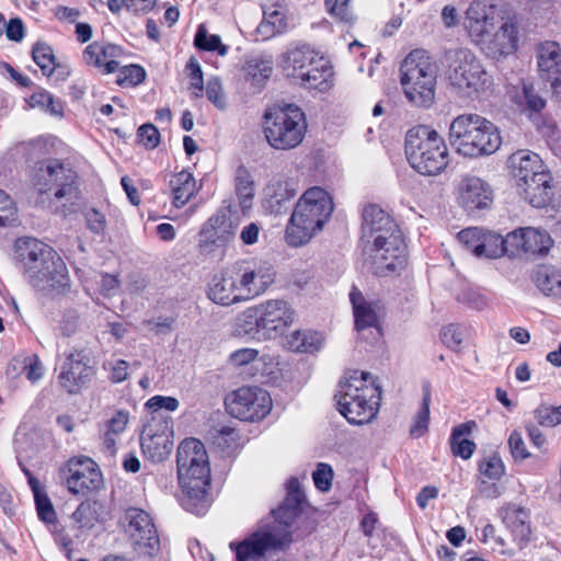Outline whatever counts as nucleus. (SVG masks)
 <instances>
[{
    "label": "nucleus",
    "mask_w": 561,
    "mask_h": 561,
    "mask_svg": "<svg viewBox=\"0 0 561 561\" xmlns=\"http://www.w3.org/2000/svg\"><path fill=\"white\" fill-rule=\"evenodd\" d=\"M305 493L297 478H290L284 501L272 510L273 520H262L243 540L229 543L236 561H266L286 551L294 541L291 525L301 512Z\"/></svg>",
    "instance_id": "1"
},
{
    "label": "nucleus",
    "mask_w": 561,
    "mask_h": 561,
    "mask_svg": "<svg viewBox=\"0 0 561 561\" xmlns=\"http://www.w3.org/2000/svg\"><path fill=\"white\" fill-rule=\"evenodd\" d=\"M466 27L472 41L492 59L516 51L519 27L514 18L500 14L495 7L474 0L466 11Z\"/></svg>",
    "instance_id": "2"
},
{
    "label": "nucleus",
    "mask_w": 561,
    "mask_h": 561,
    "mask_svg": "<svg viewBox=\"0 0 561 561\" xmlns=\"http://www.w3.org/2000/svg\"><path fill=\"white\" fill-rule=\"evenodd\" d=\"M176 467L179 483L185 494L183 507L195 515H204L208 508L206 494L210 484V468L202 442L184 439L178 447Z\"/></svg>",
    "instance_id": "3"
},
{
    "label": "nucleus",
    "mask_w": 561,
    "mask_h": 561,
    "mask_svg": "<svg viewBox=\"0 0 561 561\" xmlns=\"http://www.w3.org/2000/svg\"><path fill=\"white\" fill-rule=\"evenodd\" d=\"M15 249L33 287L50 294L60 293L68 286L67 266L51 247L37 239L25 238L18 240Z\"/></svg>",
    "instance_id": "4"
},
{
    "label": "nucleus",
    "mask_w": 561,
    "mask_h": 561,
    "mask_svg": "<svg viewBox=\"0 0 561 561\" xmlns=\"http://www.w3.org/2000/svg\"><path fill=\"white\" fill-rule=\"evenodd\" d=\"M335 399L339 412L351 424H367L378 413L381 387L369 373L351 370L340 381Z\"/></svg>",
    "instance_id": "5"
},
{
    "label": "nucleus",
    "mask_w": 561,
    "mask_h": 561,
    "mask_svg": "<svg viewBox=\"0 0 561 561\" xmlns=\"http://www.w3.org/2000/svg\"><path fill=\"white\" fill-rule=\"evenodd\" d=\"M333 202L319 186L308 188L297 202L286 228L285 239L291 247L308 243L323 229L333 211Z\"/></svg>",
    "instance_id": "6"
},
{
    "label": "nucleus",
    "mask_w": 561,
    "mask_h": 561,
    "mask_svg": "<svg viewBox=\"0 0 561 561\" xmlns=\"http://www.w3.org/2000/svg\"><path fill=\"white\" fill-rule=\"evenodd\" d=\"M449 144L460 154L476 158L497 151L502 138L497 127L478 114H461L449 126Z\"/></svg>",
    "instance_id": "7"
},
{
    "label": "nucleus",
    "mask_w": 561,
    "mask_h": 561,
    "mask_svg": "<svg viewBox=\"0 0 561 561\" xmlns=\"http://www.w3.org/2000/svg\"><path fill=\"white\" fill-rule=\"evenodd\" d=\"M34 187L64 207L77 205L81 199L80 182L76 170L59 159L36 162L32 175Z\"/></svg>",
    "instance_id": "8"
},
{
    "label": "nucleus",
    "mask_w": 561,
    "mask_h": 561,
    "mask_svg": "<svg viewBox=\"0 0 561 561\" xmlns=\"http://www.w3.org/2000/svg\"><path fill=\"white\" fill-rule=\"evenodd\" d=\"M401 85L410 103L419 107H430L435 100L438 68L424 49L412 50L400 67Z\"/></svg>",
    "instance_id": "9"
},
{
    "label": "nucleus",
    "mask_w": 561,
    "mask_h": 561,
    "mask_svg": "<svg viewBox=\"0 0 561 561\" xmlns=\"http://www.w3.org/2000/svg\"><path fill=\"white\" fill-rule=\"evenodd\" d=\"M405 156L410 165L423 175L439 174L448 164L445 140L430 126L419 125L405 135Z\"/></svg>",
    "instance_id": "10"
},
{
    "label": "nucleus",
    "mask_w": 561,
    "mask_h": 561,
    "mask_svg": "<svg viewBox=\"0 0 561 561\" xmlns=\"http://www.w3.org/2000/svg\"><path fill=\"white\" fill-rule=\"evenodd\" d=\"M263 133L276 150H291L304 140L307 131L305 113L295 104L274 105L263 115Z\"/></svg>",
    "instance_id": "11"
},
{
    "label": "nucleus",
    "mask_w": 561,
    "mask_h": 561,
    "mask_svg": "<svg viewBox=\"0 0 561 561\" xmlns=\"http://www.w3.org/2000/svg\"><path fill=\"white\" fill-rule=\"evenodd\" d=\"M448 80L460 98L476 99L492 87V77L469 49H457L448 67Z\"/></svg>",
    "instance_id": "12"
},
{
    "label": "nucleus",
    "mask_w": 561,
    "mask_h": 561,
    "mask_svg": "<svg viewBox=\"0 0 561 561\" xmlns=\"http://www.w3.org/2000/svg\"><path fill=\"white\" fill-rule=\"evenodd\" d=\"M294 319L295 311L287 301L280 299H272L250 307L240 316V320L249 325L245 332L252 331L255 327L268 337L283 334L286 328L294 323Z\"/></svg>",
    "instance_id": "13"
},
{
    "label": "nucleus",
    "mask_w": 561,
    "mask_h": 561,
    "mask_svg": "<svg viewBox=\"0 0 561 561\" xmlns=\"http://www.w3.org/2000/svg\"><path fill=\"white\" fill-rule=\"evenodd\" d=\"M227 411L236 419L255 422L264 419L272 409L268 392L259 387H242L226 399Z\"/></svg>",
    "instance_id": "14"
},
{
    "label": "nucleus",
    "mask_w": 561,
    "mask_h": 561,
    "mask_svg": "<svg viewBox=\"0 0 561 561\" xmlns=\"http://www.w3.org/2000/svg\"><path fill=\"white\" fill-rule=\"evenodd\" d=\"M96 373V362L87 348L71 351L58 375L59 385L69 393L77 394L92 381Z\"/></svg>",
    "instance_id": "15"
},
{
    "label": "nucleus",
    "mask_w": 561,
    "mask_h": 561,
    "mask_svg": "<svg viewBox=\"0 0 561 561\" xmlns=\"http://www.w3.org/2000/svg\"><path fill=\"white\" fill-rule=\"evenodd\" d=\"M240 220L228 209H220L213 215L199 232L198 247L202 253L210 254L227 247L237 236Z\"/></svg>",
    "instance_id": "16"
},
{
    "label": "nucleus",
    "mask_w": 561,
    "mask_h": 561,
    "mask_svg": "<svg viewBox=\"0 0 561 561\" xmlns=\"http://www.w3.org/2000/svg\"><path fill=\"white\" fill-rule=\"evenodd\" d=\"M123 523L134 549L139 554L152 557L160 540L150 515L141 508L129 507L124 513Z\"/></svg>",
    "instance_id": "17"
},
{
    "label": "nucleus",
    "mask_w": 561,
    "mask_h": 561,
    "mask_svg": "<svg viewBox=\"0 0 561 561\" xmlns=\"http://www.w3.org/2000/svg\"><path fill=\"white\" fill-rule=\"evenodd\" d=\"M371 259L375 274L388 276L405 267L407 253L402 233L389 238L382 244L366 250Z\"/></svg>",
    "instance_id": "18"
},
{
    "label": "nucleus",
    "mask_w": 561,
    "mask_h": 561,
    "mask_svg": "<svg viewBox=\"0 0 561 561\" xmlns=\"http://www.w3.org/2000/svg\"><path fill=\"white\" fill-rule=\"evenodd\" d=\"M401 233L396 221L377 205H369L364 209L362 239L367 244L366 250Z\"/></svg>",
    "instance_id": "19"
},
{
    "label": "nucleus",
    "mask_w": 561,
    "mask_h": 561,
    "mask_svg": "<svg viewBox=\"0 0 561 561\" xmlns=\"http://www.w3.org/2000/svg\"><path fill=\"white\" fill-rule=\"evenodd\" d=\"M173 430L168 421L145 426L140 443L144 455L152 462L165 460L173 448Z\"/></svg>",
    "instance_id": "20"
},
{
    "label": "nucleus",
    "mask_w": 561,
    "mask_h": 561,
    "mask_svg": "<svg viewBox=\"0 0 561 561\" xmlns=\"http://www.w3.org/2000/svg\"><path fill=\"white\" fill-rule=\"evenodd\" d=\"M69 477L67 488L73 494H85L100 489L103 483L102 473L89 457L72 458L67 463Z\"/></svg>",
    "instance_id": "21"
},
{
    "label": "nucleus",
    "mask_w": 561,
    "mask_h": 561,
    "mask_svg": "<svg viewBox=\"0 0 561 561\" xmlns=\"http://www.w3.org/2000/svg\"><path fill=\"white\" fill-rule=\"evenodd\" d=\"M491 185L478 176H465L458 186V202L468 213L477 210V215L493 204Z\"/></svg>",
    "instance_id": "22"
},
{
    "label": "nucleus",
    "mask_w": 561,
    "mask_h": 561,
    "mask_svg": "<svg viewBox=\"0 0 561 561\" xmlns=\"http://www.w3.org/2000/svg\"><path fill=\"white\" fill-rule=\"evenodd\" d=\"M506 242L514 250V255L519 253V251L546 255L553 244V240L547 231L533 227L520 228L510 232L506 236Z\"/></svg>",
    "instance_id": "23"
},
{
    "label": "nucleus",
    "mask_w": 561,
    "mask_h": 561,
    "mask_svg": "<svg viewBox=\"0 0 561 561\" xmlns=\"http://www.w3.org/2000/svg\"><path fill=\"white\" fill-rule=\"evenodd\" d=\"M229 363L252 377L268 376L273 374L274 358L268 354H261L255 348L244 347L234 351L229 356Z\"/></svg>",
    "instance_id": "24"
},
{
    "label": "nucleus",
    "mask_w": 561,
    "mask_h": 561,
    "mask_svg": "<svg viewBox=\"0 0 561 561\" xmlns=\"http://www.w3.org/2000/svg\"><path fill=\"white\" fill-rule=\"evenodd\" d=\"M540 77L556 91L561 89V48L556 42L541 43L537 48Z\"/></svg>",
    "instance_id": "25"
},
{
    "label": "nucleus",
    "mask_w": 561,
    "mask_h": 561,
    "mask_svg": "<svg viewBox=\"0 0 561 561\" xmlns=\"http://www.w3.org/2000/svg\"><path fill=\"white\" fill-rule=\"evenodd\" d=\"M524 198L534 207H546L553 197L552 176L548 170L537 173L526 182H519Z\"/></svg>",
    "instance_id": "26"
},
{
    "label": "nucleus",
    "mask_w": 561,
    "mask_h": 561,
    "mask_svg": "<svg viewBox=\"0 0 561 561\" xmlns=\"http://www.w3.org/2000/svg\"><path fill=\"white\" fill-rule=\"evenodd\" d=\"M275 270L267 261L254 262L252 267L244 270L240 279V287L248 295L257 296L264 293L274 283Z\"/></svg>",
    "instance_id": "27"
},
{
    "label": "nucleus",
    "mask_w": 561,
    "mask_h": 561,
    "mask_svg": "<svg viewBox=\"0 0 561 561\" xmlns=\"http://www.w3.org/2000/svg\"><path fill=\"white\" fill-rule=\"evenodd\" d=\"M320 55L307 45L289 48L282 55L280 67L286 77L299 79Z\"/></svg>",
    "instance_id": "28"
},
{
    "label": "nucleus",
    "mask_w": 561,
    "mask_h": 561,
    "mask_svg": "<svg viewBox=\"0 0 561 561\" xmlns=\"http://www.w3.org/2000/svg\"><path fill=\"white\" fill-rule=\"evenodd\" d=\"M122 53V48L117 45H100L94 42L88 45L83 50V60L89 66L103 68L105 73H113L119 67L115 58L119 57Z\"/></svg>",
    "instance_id": "29"
},
{
    "label": "nucleus",
    "mask_w": 561,
    "mask_h": 561,
    "mask_svg": "<svg viewBox=\"0 0 561 561\" xmlns=\"http://www.w3.org/2000/svg\"><path fill=\"white\" fill-rule=\"evenodd\" d=\"M512 174L519 186V182H526L535 178L537 173L547 170L541 158L531 151L518 150L508 158Z\"/></svg>",
    "instance_id": "30"
},
{
    "label": "nucleus",
    "mask_w": 561,
    "mask_h": 561,
    "mask_svg": "<svg viewBox=\"0 0 561 561\" xmlns=\"http://www.w3.org/2000/svg\"><path fill=\"white\" fill-rule=\"evenodd\" d=\"M237 290L234 277L229 272H226L213 277L208 287V297L217 305L230 306L242 299V296Z\"/></svg>",
    "instance_id": "31"
},
{
    "label": "nucleus",
    "mask_w": 561,
    "mask_h": 561,
    "mask_svg": "<svg viewBox=\"0 0 561 561\" xmlns=\"http://www.w3.org/2000/svg\"><path fill=\"white\" fill-rule=\"evenodd\" d=\"M302 87L321 92L328 91L333 84V69L323 56L316 59L314 64L299 78Z\"/></svg>",
    "instance_id": "32"
},
{
    "label": "nucleus",
    "mask_w": 561,
    "mask_h": 561,
    "mask_svg": "<svg viewBox=\"0 0 561 561\" xmlns=\"http://www.w3.org/2000/svg\"><path fill=\"white\" fill-rule=\"evenodd\" d=\"M350 299L353 306L356 330L363 331L368 328H377L378 305L367 301L357 288L352 289Z\"/></svg>",
    "instance_id": "33"
},
{
    "label": "nucleus",
    "mask_w": 561,
    "mask_h": 561,
    "mask_svg": "<svg viewBox=\"0 0 561 561\" xmlns=\"http://www.w3.org/2000/svg\"><path fill=\"white\" fill-rule=\"evenodd\" d=\"M242 71L244 79L254 88L261 89L273 73V58L257 55L245 60Z\"/></svg>",
    "instance_id": "34"
},
{
    "label": "nucleus",
    "mask_w": 561,
    "mask_h": 561,
    "mask_svg": "<svg viewBox=\"0 0 561 561\" xmlns=\"http://www.w3.org/2000/svg\"><path fill=\"white\" fill-rule=\"evenodd\" d=\"M504 523L522 548L529 540L531 534L528 513L523 507H511L505 513Z\"/></svg>",
    "instance_id": "35"
},
{
    "label": "nucleus",
    "mask_w": 561,
    "mask_h": 561,
    "mask_svg": "<svg viewBox=\"0 0 561 561\" xmlns=\"http://www.w3.org/2000/svg\"><path fill=\"white\" fill-rule=\"evenodd\" d=\"M481 236L478 257L497 259L504 254L514 255V250L506 242V238H502L501 234L484 230L483 228Z\"/></svg>",
    "instance_id": "36"
},
{
    "label": "nucleus",
    "mask_w": 561,
    "mask_h": 561,
    "mask_svg": "<svg viewBox=\"0 0 561 561\" xmlns=\"http://www.w3.org/2000/svg\"><path fill=\"white\" fill-rule=\"evenodd\" d=\"M533 280L545 295L561 298V273L549 266H540L533 274Z\"/></svg>",
    "instance_id": "37"
},
{
    "label": "nucleus",
    "mask_w": 561,
    "mask_h": 561,
    "mask_svg": "<svg viewBox=\"0 0 561 561\" xmlns=\"http://www.w3.org/2000/svg\"><path fill=\"white\" fill-rule=\"evenodd\" d=\"M79 528H92L104 520V505L99 501L82 502L71 515Z\"/></svg>",
    "instance_id": "38"
},
{
    "label": "nucleus",
    "mask_w": 561,
    "mask_h": 561,
    "mask_svg": "<svg viewBox=\"0 0 561 561\" xmlns=\"http://www.w3.org/2000/svg\"><path fill=\"white\" fill-rule=\"evenodd\" d=\"M173 193V205L178 208L184 206L195 194L196 184L190 172L182 171L170 181Z\"/></svg>",
    "instance_id": "39"
},
{
    "label": "nucleus",
    "mask_w": 561,
    "mask_h": 561,
    "mask_svg": "<svg viewBox=\"0 0 561 561\" xmlns=\"http://www.w3.org/2000/svg\"><path fill=\"white\" fill-rule=\"evenodd\" d=\"M323 343V337L319 332L297 330L287 337L289 350L299 353L318 352Z\"/></svg>",
    "instance_id": "40"
},
{
    "label": "nucleus",
    "mask_w": 561,
    "mask_h": 561,
    "mask_svg": "<svg viewBox=\"0 0 561 561\" xmlns=\"http://www.w3.org/2000/svg\"><path fill=\"white\" fill-rule=\"evenodd\" d=\"M473 427H476V423L473 421H469L453 430L450 444L454 455L459 456L462 459H469L472 456L476 449V444L470 439L462 438V436L469 435Z\"/></svg>",
    "instance_id": "41"
},
{
    "label": "nucleus",
    "mask_w": 561,
    "mask_h": 561,
    "mask_svg": "<svg viewBox=\"0 0 561 561\" xmlns=\"http://www.w3.org/2000/svg\"><path fill=\"white\" fill-rule=\"evenodd\" d=\"M236 194L240 201V206L243 210L251 206V201L254 196V181L249 170L240 165L236 171Z\"/></svg>",
    "instance_id": "42"
},
{
    "label": "nucleus",
    "mask_w": 561,
    "mask_h": 561,
    "mask_svg": "<svg viewBox=\"0 0 561 561\" xmlns=\"http://www.w3.org/2000/svg\"><path fill=\"white\" fill-rule=\"evenodd\" d=\"M265 192L275 205L282 206L283 203L296 196L297 188L293 181L283 178H274L267 184Z\"/></svg>",
    "instance_id": "43"
},
{
    "label": "nucleus",
    "mask_w": 561,
    "mask_h": 561,
    "mask_svg": "<svg viewBox=\"0 0 561 561\" xmlns=\"http://www.w3.org/2000/svg\"><path fill=\"white\" fill-rule=\"evenodd\" d=\"M422 391V405L414 416V422L410 427V434L413 437H421L427 431L430 422V404L432 398L430 382L423 383Z\"/></svg>",
    "instance_id": "44"
},
{
    "label": "nucleus",
    "mask_w": 561,
    "mask_h": 561,
    "mask_svg": "<svg viewBox=\"0 0 561 561\" xmlns=\"http://www.w3.org/2000/svg\"><path fill=\"white\" fill-rule=\"evenodd\" d=\"M194 44L202 50H217L220 56H225L228 53V47L221 43L220 36L216 34L209 35L204 25L198 26Z\"/></svg>",
    "instance_id": "45"
},
{
    "label": "nucleus",
    "mask_w": 561,
    "mask_h": 561,
    "mask_svg": "<svg viewBox=\"0 0 561 561\" xmlns=\"http://www.w3.org/2000/svg\"><path fill=\"white\" fill-rule=\"evenodd\" d=\"M30 105L32 107H39L50 115H62L64 107L61 102L56 100L49 92L45 90L34 92L30 98Z\"/></svg>",
    "instance_id": "46"
},
{
    "label": "nucleus",
    "mask_w": 561,
    "mask_h": 561,
    "mask_svg": "<svg viewBox=\"0 0 561 561\" xmlns=\"http://www.w3.org/2000/svg\"><path fill=\"white\" fill-rule=\"evenodd\" d=\"M33 59L42 69L43 75L50 76L55 69L53 48L45 43H36L32 50Z\"/></svg>",
    "instance_id": "47"
},
{
    "label": "nucleus",
    "mask_w": 561,
    "mask_h": 561,
    "mask_svg": "<svg viewBox=\"0 0 561 561\" xmlns=\"http://www.w3.org/2000/svg\"><path fill=\"white\" fill-rule=\"evenodd\" d=\"M534 415L537 423L541 426H557L561 424V404L553 407L542 403L534 411Z\"/></svg>",
    "instance_id": "48"
},
{
    "label": "nucleus",
    "mask_w": 561,
    "mask_h": 561,
    "mask_svg": "<svg viewBox=\"0 0 561 561\" xmlns=\"http://www.w3.org/2000/svg\"><path fill=\"white\" fill-rule=\"evenodd\" d=\"M146 78V71L141 66L128 65L119 70L117 83L123 87H135L140 84Z\"/></svg>",
    "instance_id": "49"
},
{
    "label": "nucleus",
    "mask_w": 561,
    "mask_h": 561,
    "mask_svg": "<svg viewBox=\"0 0 561 561\" xmlns=\"http://www.w3.org/2000/svg\"><path fill=\"white\" fill-rule=\"evenodd\" d=\"M480 472L491 480H499L504 474L505 467L500 456L489 455L479 463Z\"/></svg>",
    "instance_id": "50"
},
{
    "label": "nucleus",
    "mask_w": 561,
    "mask_h": 561,
    "mask_svg": "<svg viewBox=\"0 0 561 561\" xmlns=\"http://www.w3.org/2000/svg\"><path fill=\"white\" fill-rule=\"evenodd\" d=\"M348 3L350 0H325V8L334 19L346 24H352L354 16Z\"/></svg>",
    "instance_id": "51"
},
{
    "label": "nucleus",
    "mask_w": 561,
    "mask_h": 561,
    "mask_svg": "<svg viewBox=\"0 0 561 561\" xmlns=\"http://www.w3.org/2000/svg\"><path fill=\"white\" fill-rule=\"evenodd\" d=\"M481 233L482 228L479 227L467 228L458 233L459 242L465 247L466 250L470 251L477 257L479 254L480 240L482 238Z\"/></svg>",
    "instance_id": "52"
},
{
    "label": "nucleus",
    "mask_w": 561,
    "mask_h": 561,
    "mask_svg": "<svg viewBox=\"0 0 561 561\" xmlns=\"http://www.w3.org/2000/svg\"><path fill=\"white\" fill-rule=\"evenodd\" d=\"M16 220V207L11 197L0 190V226L12 225Z\"/></svg>",
    "instance_id": "53"
},
{
    "label": "nucleus",
    "mask_w": 561,
    "mask_h": 561,
    "mask_svg": "<svg viewBox=\"0 0 561 561\" xmlns=\"http://www.w3.org/2000/svg\"><path fill=\"white\" fill-rule=\"evenodd\" d=\"M312 478L316 486L320 491H329L332 485L333 470L331 466L320 462L318 463L316 471H313Z\"/></svg>",
    "instance_id": "54"
},
{
    "label": "nucleus",
    "mask_w": 561,
    "mask_h": 561,
    "mask_svg": "<svg viewBox=\"0 0 561 561\" xmlns=\"http://www.w3.org/2000/svg\"><path fill=\"white\" fill-rule=\"evenodd\" d=\"M206 95L216 107L220 110L226 107L225 94L218 78H211L208 80L206 87Z\"/></svg>",
    "instance_id": "55"
},
{
    "label": "nucleus",
    "mask_w": 561,
    "mask_h": 561,
    "mask_svg": "<svg viewBox=\"0 0 561 561\" xmlns=\"http://www.w3.org/2000/svg\"><path fill=\"white\" fill-rule=\"evenodd\" d=\"M510 451L515 460H524L530 456L519 432L513 431L508 437Z\"/></svg>",
    "instance_id": "56"
},
{
    "label": "nucleus",
    "mask_w": 561,
    "mask_h": 561,
    "mask_svg": "<svg viewBox=\"0 0 561 561\" xmlns=\"http://www.w3.org/2000/svg\"><path fill=\"white\" fill-rule=\"evenodd\" d=\"M38 516L45 523H54L56 520V512L48 496L43 493L35 497Z\"/></svg>",
    "instance_id": "57"
},
{
    "label": "nucleus",
    "mask_w": 561,
    "mask_h": 561,
    "mask_svg": "<svg viewBox=\"0 0 561 561\" xmlns=\"http://www.w3.org/2000/svg\"><path fill=\"white\" fill-rule=\"evenodd\" d=\"M140 141L150 149L156 148L160 141V133L152 124H144L138 128Z\"/></svg>",
    "instance_id": "58"
},
{
    "label": "nucleus",
    "mask_w": 561,
    "mask_h": 561,
    "mask_svg": "<svg viewBox=\"0 0 561 561\" xmlns=\"http://www.w3.org/2000/svg\"><path fill=\"white\" fill-rule=\"evenodd\" d=\"M179 405L180 402L176 398L163 396H154L150 398L146 403V407L152 411H159L161 409L167 411H175Z\"/></svg>",
    "instance_id": "59"
},
{
    "label": "nucleus",
    "mask_w": 561,
    "mask_h": 561,
    "mask_svg": "<svg viewBox=\"0 0 561 561\" xmlns=\"http://www.w3.org/2000/svg\"><path fill=\"white\" fill-rule=\"evenodd\" d=\"M440 339L447 347L454 351H457L462 343V334L455 325L443 328Z\"/></svg>",
    "instance_id": "60"
},
{
    "label": "nucleus",
    "mask_w": 561,
    "mask_h": 561,
    "mask_svg": "<svg viewBox=\"0 0 561 561\" xmlns=\"http://www.w3.org/2000/svg\"><path fill=\"white\" fill-rule=\"evenodd\" d=\"M9 41L20 43L25 36L24 24L21 19L14 18L5 22L4 31Z\"/></svg>",
    "instance_id": "61"
},
{
    "label": "nucleus",
    "mask_w": 561,
    "mask_h": 561,
    "mask_svg": "<svg viewBox=\"0 0 561 561\" xmlns=\"http://www.w3.org/2000/svg\"><path fill=\"white\" fill-rule=\"evenodd\" d=\"M85 221L88 228L93 233L101 234L104 232L106 226L105 216L96 209L92 208L85 213Z\"/></svg>",
    "instance_id": "62"
},
{
    "label": "nucleus",
    "mask_w": 561,
    "mask_h": 561,
    "mask_svg": "<svg viewBox=\"0 0 561 561\" xmlns=\"http://www.w3.org/2000/svg\"><path fill=\"white\" fill-rule=\"evenodd\" d=\"M186 69L190 72V77L192 78V87L197 89L199 92L204 90V81H203V71L198 61L192 57L190 58Z\"/></svg>",
    "instance_id": "63"
},
{
    "label": "nucleus",
    "mask_w": 561,
    "mask_h": 561,
    "mask_svg": "<svg viewBox=\"0 0 561 561\" xmlns=\"http://www.w3.org/2000/svg\"><path fill=\"white\" fill-rule=\"evenodd\" d=\"M261 233V226L256 222H250L240 231V240L243 244L252 245L257 242Z\"/></svg>",
    "instance_id": "64"
}]
</instances>
